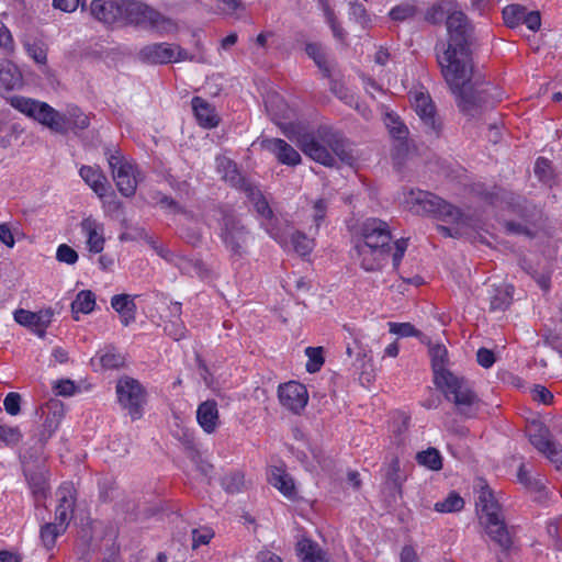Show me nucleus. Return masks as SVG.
Listing matches in <instances>:
<instances>
[{"mask_svg":"<svg viewBox=\"0 0 562 562\" xmlns=\"http://www.w3.org/2000/svg\"><path fill=\"white\" fill-rule=\"evenodd\" d=\"M306 54L315 61L319 69L324 70L325 75H329V69L326 66V58L321 45L310 43L305 47Z\"/></svg>","mask_w":562,"mask_h":562,"instance_id":"nucleus-50","label":"nucleus"},{"mask_svg":"<svg viewBox=\"0 0 562 562\" xmlns=\"http://www.w3.org/2000/svg\"><path fill=\"white\" fill-rule=\"evenodd\" d=\"M0 47L7 52H12L14 42L10 30L0 21Z\"/></svg>","mask_w":562,"mask_h":562,"instance_id":"nucleus-63","label":"nucleus"},{"mask_svg":"<svg viewBox=\"0 0 562 562\" xmlns=\"http://www.w3.org/2000/svg\"><path fill=\"white\" fill-rule=\"evenodd\" d=\"M21 83V74L15 65L2 63L0 65V91H11Z\"/></svg>","mask_w":562,"mask_h":562,"instance_id":"nucleus-34","label":"nucleus"},{"mask_svg":"<svg viewBox=\"0 0 562 562\" xmlns=\"http://www.w3.org/2000/svg\"><path fill=\"white\" fill-rule=\"evenodd\" d=\"M90 13L105 25H120L122 22L121 0H92Z\"/></svg>","mask_w":562,"mask_h":562,"instance_id":"nucleus-19","label":"nucleus"},{"mask_svg":"<svg viewBox=\"0 0 562 562\" xmlns=\"http://www.w3.org/2000/svg\"><path fill=\"white\" fill-rule=\"evenodd\" d=\"M95 306V295L90 290H82L78 292L75 300L71 303V312L74 314V318L79 321L77 316L78 313L89 314L94 310Z\"/></svg>","mask_w":562,"mask_h":562,"instance_id":"nucleus-35","label":"nucleus"},{"mask_svg":"<svg viewBox=\"0 0 562 562\" xmlns=\"http://www.w3.org/2000/svg\"><path fill=\"white\" fill-rule=\"evenodd\" d=\"M213 538V532L210 529H193L192 530V547L193 549L200 546L207 544Z\"/></svg>","mask_w":562,"mask_h":562,"instance_id":"nucleus-61","label":"nucleus"},{"mask_svg":"<svg viewBox=\"0 0 562 562\" xmlns=\"http://www.w3.org/2000/svg\"><path fill=\"white\" fill-rule=\"evenodd\" d=\"M327 213V202L323 199H319L314 202V205L312 207V218L314 223V227L311 226L310 231L314 229V233L316 234L324 222Z\"/></svg>","mask_w":562,"mask_h":562,"instance_id":"nucleus-51","label":"nucleus"},{"mask_svg":"<svg viewBox=\"0 0 562 562\" xmlns=\"http://www.w3.org/2000/svg\"><path fill=\"white\" fill-rule=\"evenodd\" d=\"M476 360L481 367L488 369L495 363V355L487 348H480L476 352Z\"/></svg>","mask_w":562,"mask_h":562,"instance_id":"nucleus-62","label":"nucleus"},{"mask_svg":"<svg viewBox=\"0 0 562 562\" xmlns=\"http://www.w3.org/2000/svg\"><path fill=\"white\" fill-rule=\"evenodd\" d=\"M407 246H408V239H406V238H400V239L395 240L394 250L392 254V261H393L394 268H397L401 265L402 259L406 252Z\"/></svg>","mask_w":562,"mask_h":562,"instance_id":"nucleus-59","label":"nucleus"},{"mask_svg":"<svg viewBox=\"0 0 562 562\" xmlns=\"http://www.w3.org/2000/svg\"><path fill=\"white\" fill-rule=\"evenodd\" d=\"M459 10V4L456 0H438L431 3L425 12V21L438 25L447 22L449 16Z\"/></svg>","mask_w":562,"mask_h":562,"instance_id":"nucleus-27","label":"nucleus"},{"mask_svg":"<svg viewBox=\"0 0 562 562\" xmlns=\"http://www.w3.org/2000/svg\"><path fill=\"white\" fill-rule=\"evenodd\" d=\"M266 108L272 120L282 126L283 134L295 142L312 160L325 167L335 166L336 157L344 162L351 160L347 140L339 132L328 126H321L314 133H301L296 132L292 125H283L282 121L291 117L292 110L279 95L267 101Z\"/></svg>","mask_w":562,"mask_h":562,"instance_id":"nucleus-2","label":"nucleus"},{"mask_svg":"<svg viewBox=\"0 0 562 562\" xmlns=\"http://www.w3.org/2000/svg\"><path fill=\"white\" fill-rule=\"evenodd\" d=\"M181 312V304L178 302L172 303L170 306V314L175 319L167 321L164 326L165 333L176 341L183 339L187 333V328L180 318Z\"/></svg>","mask_w":562,"mask_h":562,"instance_id":"nucleus-33","label":"nucleus"},{"mask_svg":"<svg viewBox=\"0 0 562 562\" xmlns=\"http://www.w3.org/2000/svg\"><path fill=\"white\" fill-rule=\"evenodd\" d=\"M360 235L361 240L358 243L390 249L391 231L387 223L382 220L371 217L363 221L360 225Z\"/></svg>","mask_w":562,"mask_h":562,"instance_id":"nucleus-14","label":"nucleus"},{"mask_svg":"<svg viewBox=\"0 0 562 562\" xmlns=\"http://www.w3.org/2000/svg\"><path fill=\"white\" fill-rule=\"evenodd\" d=\"M261 147L271 153L281 165L295 167L302 161L300 153L282 138L262 139Z\"/></svg>","mask_w":562,"mask_h":562,"instance_id":"nucleus-18","label":"nucleus"},{"mask_svg":"<svg viewBox=\"0 0 562 562\" xmlns=\"http://www.w3.org/2000/svg\"><path fill=\"white\" fill-rule=\"evenodd\" d=\"M245 193L261 220V226L280 246H286L285 233L274 217L271 207L258 188L250 184Z\"/></svg>","mask_w":562,"mask_h":562,"instance_id":"nucleus-11","label":"nucleus"},{"mask_svg":"<svg viewBox=\"0 0 562 562\" xmlns=\"http://www.w3.org/2000/svg\"><path fill=\"white\" fill-rule=\"evenodd\" d=\"M99 360L104 369H117L124 364V357L112 346L99 351Z\"/></svg>","mask_w":562,"mask_h":562,"instance_id":"nucleus-40","label":"nucleus"},{"mask_svg":"<svg viewBox=\"0 0 562 562\" xmlns=\"http://www.w3.org/2000/svg\"><path fill=\"white\" fill-rule=\"evenodd\" d=\"M135 297L128 294H116L111 299L112 308L120 315L121 323L128 326L135 322L136 318V304Z\"/></svg>","mask_w":562,"mask_h":562,"instance_id":"nucleus-30","label":"nucleus"},{"mask_svg":"<svg viewBox=\"0 0 562 562\" xmlns=\"http://www.w3.org/2000/svg\"><path fill=\"white\" fill-rule=\"evenodd\" d=\"M106 156L117 190L126 198L133 196L140 180L137 165L119 149L110 150Z\"/></svg>","mask_w":562,"mask_h":562,"instance_id":"nucleus-8","label":"nucleus"},{"mask_svg":"<svg viewBox=\"0 0 562 562\" xmlns=\"http://www.w3.org/2000/svg\"><path fill=\"white\" fill-rule=\"evenodd\" d=\"M192 111L198 124L203 128H214L220 123L215 108L201 97L191 100Z\"/></svg>","mask_w":562,"mask_h":562,"instance_id":"nucleus-24","label":"nucleus"},{"mask_svg":"<svg viewBox=\"0 0 562 562\" xmlns=\"http://www.w3.org/2000/svg\"><path fill=\"white\" fill-rule=\"evenodd\" d=\"M122 22L120 25H135L155 30L160 34L176 30V24L147 4L136 0H121Z\"/></svg>","mask_w":562,"mask_h":562,"instance_id":"nucleus-6","label":"nucleus"},{"mask_svg":"<svg viewBox=\"0 0 562 562\" xmlns=\"http://www.w3.org/2000/svg\"><path fill=\"white\" fill-rule=\"evenodd\" d=\"M355 250L357 252L361 268L366 271H375L382 266V261L386 257L390 249L357 243Z\"/></svg>","mask_w":562,"mask_h":562,"instance_id":"nucleus-22","label":"nucleus"},{"mask_svg":"<svg viewBox=\"0 0 562 562\" xmlns=\"http://www.w3.org/2000/svg\"><path fill=\"white\" fill-rule=\"evenodd\" d=\"M67 530L63 524L45 522L41 526L40 538L43 547L46 550H52L55 547L56 540L59 536L64 535Z\"/></svg>","mask_w":562,"mask_h":562,"instance_id":"nucleus-36","label":"nucleus"},{"mask_svg":"<svg viewBox=\"0 0 562 562\" xmlns=\"http://www.w3.org/2000/svg\"><path fill=\"white\" fill-rule=\"evenodd\" d=\"M416 13V8L409 3H403L392 8L389 12V16L394 21H404Z\"/></svg>","mask_w":562,"mask_h":562,"instance_id":"nucleus-53","label":"nucleus"},{"mask_svg":"<svg viewBox=\"0 0 562 562\" xmlns=\"http://www.w3.org/2000/svg\"><path fill=\"white\" fill-rule=\"evenodd\" d=\"M56 259L59 262H64L67 265H74L78 261V254L70 246H68L66 244H61L57 247Z\"/></svg>","mask_w":562,"mask_h":562,"instance_id":"nucleus-54","label":"nucleus"},{"mask_svg":"<svg viewBox=\"0 0 562 562\" xmlns=\"http://www.w3.org/2000/svg\"><path fill=\"white\" fill-rule=\"evenodd\" d=\"M535 173L541 181L547 182L551 173L550 160L544 157H538L535 164Z\"/></svg>","mask_w":562,"mask_h":562,"instance_id":"nucleus-58","label":"nucleus"},{"mask_svg":"<svg viewBox=\"0 0 562 562\" xmlns=\"http://www.w3.org/2000/svg\"><path fill=\"white\" fill-rule=\"evenodd\" d=\"M5 412L11 416H16L21 411V395L16 392H10L3 400Z\"/></svg>","mask_w":562,"mask_h":562,"instance_id":"nucleus-55","label":"nucleus"},{"mask_svg":"<svg viewBox=\"0 0 562 562\" xmlns=\"http://www.w3.org/2000/svg\"><path fill=\"white\" fill-rule=\"evenodd\" d=\"M86 237L87 249L92 254H100L104 249V225L93 217H86L80 224Z\"/></svg>","mask_w":562,"mask_h":562,"instance_id":"nucleus-21","label":"nucleus"},{"mask_svg":"<svg viewBox=\"0 0 562 562\" xmlns=\"http://www.w3.org/2000/svg\"><path fill=\"white\" fill-rule=\"evenodd\" d=\"M48 409L38 438L43 445L56 432L64 416L63 405L59 402H53L48 406Z\"/></svg>","mask_w":562,"mask_h":562,"instance_id":"nucleus-31","label":"nucleus"},{"mask_svg":"<svg viewBox=\"0 0 562 562\" xmlns=\"http://www.w3.org/2000/svg\"><path fill=\"white\" fill-rule=\"evenodd\" d=\"M305 356L307 357L306 371L308 373L318 372L325 362L323 347H307L305 348Z\"/></svg>","mask_w":562,"mask_h":562,"instance_id":"nucleus-42","label":"nucleus"},{"mask_svg":"<svg viewBox=\"0 0 562 562\" xmlns=\"http://www.w3.org/2000/svg\"><path fill=\"white\" fill-rule=\"evenodd\" d=\"M214 216L222 221L221 238L233 256L241 257L251 239L248 229L231 212L223 207L213 210Z\"/></svg>","mask_w":562,"mask_h":562,"instance_id":"nucleus-9","label":"nucleus"},{"mask_svg":"<svg viewBox=\"0 0 562 562\" xmlns=\"http://www.w3.org/2000/svg\"><path fill=\"white\" fill-rule=\"evenodd\" d=\"M514 286L504 284L496 289V293L491 299V307L493 310H506L513 300Z\"/></svg>","mask_w":562,"mask_h":562,"instance_id":"nucleus-41","label":"nucleus"},{"mask_svg":"<svg viewBox=\"0 0 562 562\" xmlns=\"http://www.w3.org/2000/svg\"><path fill=\"white\" fill-rule=\"evenodd\" d=\"M221 484L227 493H239L245 486V477L240 472H231L226 474Z\"/></svg>","mask_w":562,"mask_h":562,"instance_id":"nucleus-48","label":"nucleus"},{"mask_svg":"<svg viewBox=\"0 0 562 562\" xmlns=\"http://www.w3.org/2000/svg\"><path fill=\"white\" fill-rule=\"evenodd\" d=\"M54 313L50 308L41 310L38 312H31L27 310L19 308L14 312V321L32 330L40 338H44L46 330L53 321Z\"/></svg>","mask_w":562,"mask_h":562,"instance_id":"nucleus-15","label":"nucleus"},{"mask_svg":"<svg viewBox=\"0 0 562 562\" xmlns=\"http://www.w3.org/2000/svg\"><path fill=\"white\" fill-rule=\"evenodd\" d=\"M9 103L56 133L67 134L69 131L85 130L90 124L89 116L75 104H68L64 111H57L46 102L22 95H12Z\"/></svg>","mask_w":562,"mask_h":562,"instance_id":"nucleus-4","label":"nucleus"},{"mask_svg":"<svg viewBox=\"0 0 562 562\" xmlns=\"http://www.w3.org/2000/svg\"><path fill=\"white\" fill-rule=\"evenodd\" d=\"M349 15L355 22L360 24L363 29L372 25V18L368 13L366 7L359 2H352L349 7Z\"/></svg>","mask_w":562,"mask_h":562,"instance_id":"nucleus-47","label":"nucleus"},{"mask_svg":"<svg viewBox=\"0 0 562 562\" xmlns=\"http://www.w3.org/2000/svg\"><path fill=\"white\" fill-rule=\"evenodd\" d=\"M526 9L519 4H509L503 9V19L507 26L514 29L522 24Z\"/></svg>","mask_w":562,"mask_h":562,"instance_id":"nucleus-44","label":"nucleus"},{"mask_svg":"<svg viewBox=\"0 0 562 562\" xmlns=\"http://www.w3.org/2000/svg\"><path fill=\"white\" fill-rule=\"evenodd\" d=\"M481 522L488 537L503 550H509L513 540L501 514V507L488 486H482L476 502Z\"/></svg>","mask_w":562,"mask_h":562,"instance_id":"nucleus-5","label":"nucleus"},{"mask_svg":"<svg viewBox=\"0 0 562 562\" xmlns=\"http://www.w3.org/2000/svg\"><path fill=\"white\" fill-rule=\"evenodd\" d=\"M119 404L127 412L133 420L140 419L144 415L147 392L142 383L131 376L119 379L116 386Z\"/></svg>","mask_w":562,"mask_h":562,"instance_id":"nucleus-10","label":"nucleus"},{"mask_svg":"<svg viewBox=\"0 0 562 562\" xmlns=\"http://www.w3.org/2000/svg\"><path fill=\"white\" fill-rule=\"evenodd\" d=\"M429 355L431 359V367L434 371V383H440L439 378L446 376L447 374H453L446 366L448 362V350L445 345L436 344L429 348Z\"/></svg>","mask_w":562,"mask_h":562,"instance_id":"nucleus-32","label":"nucleus"},{"mask_svg":"<svg viewBox=\"0 0 562 562\" xmlns=\"http://www.w3.org/2000/svg\"><path fill=\"white\" fill-rule=\"evenodd\" d=\"M322 5H323L326 22L330 26L334 36L338 40H344V37H345L344 29L337 21L334 11L329 8L326 0H322Z\"/></svg>","mask_w":562,"mask_h":562,"instance_id":"nucleus-52","label":"nucleus"},{"mask_svg":"<svg viewBox=\"0 0 562 562\" xmlns=\"http://www.w3.org/2000/svg\"><path fill=\"white\" fill-rule=\"evenodd\" d=\"M464 507L463 498L457 493H450L443 501L437 502L434 506L438 513H454Z\"/></svg>","mask_w":562,"mask_h":562,"instance_id":"nucleus-43","label":"nucleus"},{"mask_svg":"<svg viewBox=\"0 0 562 562\" xmlns=\"http://www.w3.org/2000/svg\"><path fill=\"white\" fill-rule=\"evenodd\" d=\"M268 481L288 499L293 501L296 498L295 483L283 467H271L268 472Z\"/></svg>","mask_w":562,"mask_h":562,"instance_id":"nucleus-23","label":"nucleus"},{"mask_svg":"<svg viewBox=\"0 0 562 562\" xmlns=\"http://www.w3.org/2000/svg\"><path fill=\"white\" fill-rule=\"evenodd\" d=\"M386 126L390 131V134L393 138L397 139L398 143V149L405 145L404 140L407 136V127L400 121L398 117L393 115L386 116Z\"/></svg>","mask_w":562,"mask_h":562,"instance_id":"nucleus-45","label":"nucleus"},{"mask_svg":"<svg viewBox=\"0 0 562 562\" xmlns=\"http://www.w3.org/2000/svg\"><path fill=\"white\" fill-rule=\"evenodd\" d=\"M522 24H526V26L530 31H533V32L538 31L541 26L540 13L538 11H531V12L525 11Z\"/></svg>","mask_w":562,"mask_h":562,"instance_id":"nucleus-64","label":"nucleus"},{"mask_svg":"<svg viewBox=\"0 0 562 562\" xmlns=\"http://www.w3.org/2000/svg\"><path fill=\"white\" fill-rule=\"evenodd\" d=\"M439 379L441 382L436 384L437 389L454 404L457 412L468 418L475 417L480 411L481 400L469 383L454 374H447Z\"/></svg>","mask_w":562,"mask_h":562,"instance_id":"nucleus-7","label":"nucleus"},{"mask_svg":"<svg viewBox=\"0 0 562 562\" xmlns=\"http://www.w3.org/2000/svg\"><path fill=\"white\" fill-rule=\"evenodd\" d=\"M419 465L426 467L432 471H439L442 468V458L440 452L435 448H428L416 454Z\"/></svg>","mask_w":562,"mask_h":562,"instance_id":"nucleus-39","label":"nucleus"},{"mask_svg":"<svg viewBox=\"0 0 562 562\" xmlns=\"http://www.w3.org/2000/svg\"><path fill=\"white\" fill-rule=\"evenodd\" d=\"M26 52L30 57L34 59V61L38 65H46L47 61V50L46 48L38 43H32L26 45Z\"/></svg>","mask_w":562,"mask_h":562,"instance_id":"nucleus-56","label":"nucleus"},{"mask_svg":"<svg viewBox=\"0 0 562 562\" xmlns=\"http://www.w3.org/2000/svg\"><path fill=\"white\" fill-rule=\"evenodd\" d=\"M296 553L302 562H329L328 553L310 538L297 541Z\"/></svg>","mask_w":562,"mask_h":562,"instance_id":"nucleus-29","label":"nucleus"},{"mask_svg":"<svg viewBox=\"0 0 562 562\" xmlns=\"http://www.w3.org/2000/svg\"><path fill=\"white\" fill-rule=\"evenodd\" d=\"M405 203L414 214L427 215L448 224L437 225V231L443 237L469 239L476 237L480 228L479 221L431 192L411 190L405 198Z\"/></svg>","mask_w":562,"mask_h":562,"instance_id":"nucleus-3","label":"nucleus"},{"mask_svg":"<svg viewBox=\"0 0 562 562\" xmlns=\"http://www.w3.org/2000/svg\"><path fill=\"white\" fill-rule=\"evenodd\" d=\"M389 331L393 335L398 336L400 338H407V337H422V331L418 330L413 324L411 323H397V322H389Z\"/></svg>","mask_w":562,"mask_h":562,"instance_id":"nucleus-46","label":"nucleus"},{"mask_svg":"<svg viewBox=\"0 0 562 562\" xmlns=\"http://www.w3.org/2000/svg\"><path fill=\"white\" fill-rule=\"evenodd\" d=\"M409 100L416 114L419 116L425 126L428 127L432 133L438 134L439 125L436 121L435 106L429 94L423 90L416 89L409 92Z\"/></svg>","mask_w":562,"mask_h":562,"instance_id":"nucleus-17","label":"nucleus"},{"mask_svg":"<svg viewBox=\"0 0 562 562\" xmlns=\"http://www.w3.org/2000/svg\"><path fill=\"white\" fill-rule=\"evenodd\" d=\"M16 227H13L9 223H0V241L9 248H13L15 245L14 232Z\"/></svg>","mask_w":562,"mask_h":562,"instance_id":"nucleus-57","label":"nucleus"},{"mask_svg":"<svg viewBox=\"0 0 562 562\" xmlns=\"http://www.w3.org/2000/svg\"><path fill=\"white\" fill-rule=\"evenodd\" d=\"M384 472L385 484L394 490L401 491L403 479L400 474V460L394 457L381 469Z\"/></svg>","mask_w":562,"mask_h":562,"instance_id":"nucleus-38","label":"nucleus"},{"mask_svg":"<svg viewBox=\"0 0 562 562\" xmlns=\"http://www.w3.org/2000/svg\"><path fill=\"white\" fill-rule=\"evenodd\" d=\"M23 438L18 426L0 425V441L5 446H15Z\"/></svg>","mask_w":562,"mask_h":562,"instance_id":"nucleus-49","label":"nucleus"},{"mask_svg":"<svg viewBox=\"0 0 562 562\" xmlns=\"http://www.w3.org/2000/svg\"><path fill=\"white\" fill-rule=\"evenodd\" d=\"M532 398L533 401L549 405L553 401V394L543 385H536L532 391Z\"/></svg>","mask_w":562,"mask_h":562,"instance_id":"nucleus-60","label":"nucleus"},{"mask_svg":"<svg viewBox=\"0 0 562 562\" xmlns=\"http://www.w3.org/2000/svg\"><path fill=\"white\" fill-rule=\"evenodd\" d=\"M56 495L58 504L55 509L54 522L63 524L67 528L76 503L75 488L70 483H63L57 490Z\"/></svg>","mask_w":562,"mask_h":562,"instance_id":"nucleus-20","label":"nucleus"},{"mask_svg":"<svg viewBox=\"0 0 562 562\" xmlns=\"http://www.w3.org/2000/svg\"><path fill=\"white\" fill-rule=\"evenodd\" d=\"M79 175L99 198H104L106 195L109 182L99 167L82 166L79 169Z\"/></svg>","mask_w":562,"mask_h":562,"instance_id":"nucleus-28","label":"nucleus"},{"mask_svg":"<svg viewBox=\"0 0 562 562\" xmlns=\"http://www.w3.org/2000/svg\"><path fill=\"white\" fill-rule=\"evenodd\" d=\"M196 422L206 434H213L220 425V413L214 400L202 402L196 408Z\"/></svg>","mask_w":562,"mask_h":562,"instance_id":"nucleus-25","label":"nucleus"},{"mask_svg":"<svg viewBox=\"0 0 562 562\" xmlns=\"http://www.w3.org/2000/svg\"><path fill=\"white\" fill-rule=\"evenodd\" d=\"M278 396L281 405L293 413H300L308 402L306 387L296 381L281 384Z\"/></svg>","mask_w":562,"mask_h":562,"instance_id":"nucleus-16","label":"nucleus"},{"mask_svg":"<svg viewBox=\"0 0 562 562\" xmlns=\"http://www.w3.org/2000/svg\"><path fill=\"white\" fill-rule=\"evenodd\" d=\"M216 168L222 175V178L233 188L245 192V190L251 184L241 176L237 165L227 157H217Z\"/></svg>","mask_w":562,"mask_h":562,"instance_id":"nucleus-26","label":"nucleus"},{"mask_svg":"<svg viewBox=\"0 0 562 562\" xmlns=\"http://www.w3.org/2000/svg\"><path fill=\"white\" fill-rule=\"evenodd\" d=\"M138 59L143 63L158 65L179 63L191 59L188 52L176 44L155 43L139 49Z\"/></svg>","mask_w":562,"mask_h":562,"instance_id":"nucleus-13","label":"nucleus"},{"mask_svg":"<svg viewBox=\"0 0 562 562\" xmlns=\"http://www.w3.org/2000/svg\"><path fill=\"white\" fill-rule=\"evenodd\" d=\"M285 238H288L285 236ZM292 247L296 254L304 257L312 252L314 249L315 243L314 239L308 238L305 234L300 231L292 233L290 240L286 239V246H281L282 248Z\"/></svg>","mask_w":562,"mask_h":562,"instance_id":"nucleus-37","label":"nucleus"},{"mask_svg":"<svg viewBox=\"0 0 562 562\" xmlns=\"http://www.w3.org/2000/svg\"><path fill=\"white\" fill-rule=\"evenodd\" d=\"M530 443L543 454L558 470L562 469V446L554 441L549 429L538 422L527 428Z\"/></svg>","mask_w":562,"mask_h":562,"instance_id":"nucleus-12","label":"nucleus"},{"mask_svg":"<svg viewBox=\"0 0 562 562\" xmlns=\"http://www.w3.org/2000/svg\"><path fill=\"white\" fill-rule=\"evenodd\" d=\"M447 42L436 45L437 60L442 76L457 98L459 109L474 114L476 108L493 106L501 100L499 93L490 85L477 90L470 86L472 72L471 44L473 26L468 16L459 9L446 22Z\"/></svg>","mask_w":562,"mask_h":562,"instance_id":"nucleus-1","label":"nucleus"}]
</instances>
